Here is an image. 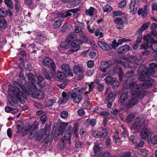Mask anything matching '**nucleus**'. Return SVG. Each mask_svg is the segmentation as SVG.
Here are the masks:
<instances>
[{
	"mask_svg": "<svg viewBox=\"0 0 157 157\" xmlns=\"http://www.w3.org/2000/svg\"><path fill=\"white\" fill-rule=\"evenodd\" d=\"M27 76L28 79V87H26L27 85L24 84L21 80L19 79L13 82L15 88L11 85H9L8 98L10 105L17 104L18 101L21 104H24V99L26 98L28 95H30L33 98L38 100L44 98V94L39 92L40 91L37 90V86L35 84L36 81L33 75L30 73L27 75Z\"/></svg>",
	"mask_w": 157,
	"mask_h": 157,
	"instance_id": "1",
	"label": "nucleus"
},
{
	"mask_svg": "<svg viewBox=\"0 0 157 157\" xmlns=\"http://www.w3.org/2000/svg\"><path fill=\"white\" fill-rule=\"evenodd\" d=\"M149 121L142 116H139L135 119L134 123L132 125L131 130L135 133L140 132L141 138L145 140L148 138L150 135V128L147 127Z\"/></svg>",
	"mask_w": 157,
	"mask_h": 157,
	"instance_id": "2",
	"label": "nucleus"
},
{
	"mask_svg": "<svg viewBox=\"0 0 157 157\" xmlns=\"http://www.w3.org/2000/svg\"><path fill=\"white\" fill-rule=\"evenodd\" d=\"M128 78L124 82L123 85V89L125 90L128 89L130 91L131 95L135 96L142 99L145 95V91L143 89L142 84L137 81L132 82H129Z\"/></svg>",
	"mask_w": 157,
	"mask_h": 157,
	"instance_id": "3",
	"label": "nucleus"
},
{
	"mask_svg": "<svg viewBox=\"0 0 157 157\" xmlns=\"http://www.w3.org/2000/svg\"><path fill=\"white\" fill-rule=\"evenodd\" d=\"M76 39L74 34H69L66 40L67 44H71L70 49L68 50V53L69 54L76 52L80 48V46L82 44L81 40H75Z\"/></svg>",
	"mask_w": 157,
	"mask_h": 157,
	"instance_id": "4",
	"label": "nucleus"
},
{
	"mask_svg": "<svg viewBox=\"0 0 157 157\" xmlns=\"http://www.w3.org/2000/svg\"><path fill=\"white\" fill-rule=\"evenodd\" d=\"M17 132L18 133L22 132L24 135L27 134L29 132H30L29 137L30 139H32L35 136V128H33L31 126L28 125L23 126V122H18L17 124Z\"/></svg>",
	"mask_w": 157,
	"mask_h": 157,
	"instance_id": "5",
	"label": "nucleus"
},
{
	"mask_svg": "<svg viewBox=\"0 0 157 157\" xmlns=\"http://www.w3.org/2000/svg\"><path fill=\"white\" fill-rule=\"evenodd\" d=\"M143 39L146 42L145 44H142L140 45L142 49L146 50L152 47V44H153L154 45L155 48L157 50V41L151 37L150 33L144 36Z\"/></svg>",
	"mask_w": 157,
	"mask_h": 157,
	"instance_id": "6",
	"label": "nucleus"
},
{
	"mask_svg": "<svg viewBox=\"0 0 157 157\" xmlns=\"http://www.w3.org/2000/svg\"><path fill=\"white\" fill-rule=\"evenodd\" d=\"M140 59H137L136 56H130L127 57L126 61H124L122 63L123 66L125 68L129 67L136 68L137 67L138 64H139L138 62Z\"/></svg>",
	"mask_w": 157,
	"mask_h": 157,
	"instance_id": "7",
	"label": "nucleus"
},
{
	"mask_svg": "<svg viewBox=\"0 0 157 157\" xmlns=\"http://www.w3.org/2000/svg\"><path fill=\"white\" fill-rule=\"evenodd\" d=\"M137 78L139 80L144 82V83L142 84L143 89L147 88L152 84L153 82L152 79L147 76H144L143 73L142 74H140L138 75Z\"/></svg>",
	"mask_w": 157,
	"mask_h": 157,
	"instance_id": "8",
	"label": "nucleus"
},
{
	"mask_svg": "<svg viewBox=\"0 0 157 157\" xmlns=\"http://www.w3.org/2000/svg\"><path fill=\"white\" fill-rule=\"evenodd\" d=\"M149 69L144 66H142L140 67L139 68V71H140V74H142L143 72L144 73V76L148 77L149 76H151L155 74V71L153 69L154 67L151 66Z\"/></svg>",
	"mask_w": 157,
	"mask_h": 157,
	"instance_id": "9",
	"label": "nucleus"
},
{
	"mask_svg": "<svg viewBox=\"0 0 157 157\" xmlns=\"http://www.w3.org/2000/svg\"><path fill=\"white\" fill-rule=\"evenodd\" d=\"M73 128L71 125H69L68 128L66 130L63 137L62 138L61 140L63 143L69 140V142L71 139V137L72 133Z\"/></svg>",
	"mask_w": 157,
	"mask_h": 157,
	"instance_id": "10",
	"label": "nucleus"
},
{
	"mask_svg": "<svg viewBox=\"0 0 157 157\" xmlns=\"http://www.w3.org/2000/svg\"><path fill=\"white\" fill-rule=\"evenodd\" d=\"M77 10L76 9H72L66 12L63 13L58 14V17H62L64 18L70 16H71V14L70 12H71L74 13V15L75 16L77 17L79 15L77 13Z\"/></svg>",
	"mask_w": 157,
	"mask_h": 157,
	"instance_id": "11",
	"label": "nucleus"
},
{
	"mask_svg": "<svg viewBox=\"0 0 157 157\" xmlns=\"http://www.w3.org/2000/svg\"><path fill=\"white\" fill-rule=\"evenodd\" d=\"M138 97H135V96H132L130 99H129L128 102L126 104V106L127 108H130L133 107L138 102L137 98ZM138 98H139L138 97Z\"/></svg>",
	"mask_w": 157,
	"mask_h": 157,
	"instance_id": "12",
	"label": "nucleus"
},
{
	"mask_svg": "<svg viewBox=\"0 0 157 157\" xmlns=\"http://www.w3.org/2000/svg\"><path fill=\"white\" fill-rule=\"evenodd\" d=\"M71 98L73 99V101L75 103H79L82 99V97L81 95L79 94L75 90L73 93L71 94Z\"/></svg>",
	"mask_w": 157,
	"mask_h": 157,
	"instance_id": "13",
	"label": "nucleus"
},
{
	"mask_svg": "<svg viewBox=\"0 0 157 157\" xmlns=\"http://www.w3.org/2000/svg\"><path fill=\"white\" fill-rule=\"evenodd\" d=\"M101 65L102 67L100 68L101 71L103 72L106 73V75L110 74L111 72L109 71V68L110 65L108 62L103 61L101 62Z\"/></svg>",
	"mask_w": 157,
	"mask_h": 157,
	"instance_id": "14",
	"label": "nucleus"
},
{
	"mask_svg": "<svg viewBox=\"0 0 157 157\" xmlns=\"http://www.w3.org/2000/svg\"><path fill=\"white\" fill-rule=\"evenodd\" d=\"M114 22L116 24V27L117 29H122L124 27V21L121 18H115Z\"/></svg>",
	"mask_w": 157,
	"mask_h": 157,
	"instance_id": "15",
	"label": "nucleus"
},
{
	"mask_svg": "<svg viewBox=\"0 0 157 157\" xmlns=\"http://www.w3.org/2000/svg\"><path fill=\"white\" fill-rule=\"evenodd\" d=\"M98 44L105 51H108L111 49L110 45L108 44L103 41H98Z\"/></svg>",
	"mask_w": 157,
	"mask_h": 157,
	"instance_id": "16",
	"label": "nucleus"
},
{
	"mask_svg": "<svg viewBox=\"0 0 157 157\" xmlns=\"http://www.w3.org/2000/svg\"><path fill=\"white\" fill-rule=\"evenodd\" d=\"M130 12L133 14L136 13L137 8L136 6V1L135 0H131L129 7Z\"/></svg>",
	"mask_w": 157,
	"mask_h": 157,
	"instance_id": "17",
	"label": "nucleus"
},
{
	"mask_svg": "<svg viewBox=\"0 0 157 157\" xmlns=\"http://www.w3.org/2000/svg\"><path fill=\"white\" fill-rule=\"evenodd\" d=\"M73 70L74 73L76 75L82 74L85 72V70L83 67L78 65L73 67Z\"/></svg>",
	"mask_w": 157,
	"mask_h": 157,
	"instance_id": "18",
	"label": "nucleus"
},
{
	"mask_svg": "<svg viewBox=\"0 0 157 157\" xmlns=\"http://www.w3.org/2000/svg\"><path fill=\"white\" fill-rule=\"evenodd\" d=\"M36 78L38 80L37 84L38 85V87H37V90L39 91H41L43 87V84L41 83H42L44 81V79L42 76L40 75H38Z\"/></svg>",
	"mask_w": 157,
	"mask_h": 157,
	"instance_id": "19",
	"label": "nucleus"
},
{
	"mask_svg": "<svg viewBox=\"0 0 157 157\" xmlns=\"http://www.w3.org/2000/svg\"><path fill=\"white\" fill-rule=\"evenodd\" d=\"M130 47L127 45H125L120 47L118 49V52L120 53H123L127 52L130 49Z\"/></svg>",
	"mask_w": 157,
	"mask_h": 157,
	"instance_id": "20",
	"label": "nucleus"
},
{
	"mask_svg": "<svg viewBox=\"0 0 157 157\" xmlns=\"http://www.w3.org/2000/svg\"><path fill=\"white\" fill-rule=\"evenodd\" d=\"M68 125V123H67L63 122L61 124L59 129L58 135H61L63 134L65 127H67Z\"/></svg>",
	"mask_w": 157,
	"mask_h": 157,
	"instance_id": "21",
	"label": "nucleus"
},
{
	"mask_svg": "<svg viewBox=\"0 0 157 157\" xmlns=\"http://www.w3.org/2000/svg\"><path fill=\"white\" fill-rule=\"evenodd\" d=\"M128 93L127 91H126L121 94L120 100V102L121 104H123L127 99Z\"/></svg>",
	"mask_w": 157,
	"mask_h": 157,
	"instance_id": "22",
	"label": "nucleus"
},
{
	"mask_svg": "<svg viewBox=\"0 0 157 157\" xmlns=\"http://www.w3.org/2000/svg\"><path fill=\"white\" fill-rule=\"evenodd\" d=\"M150 24V22L149 21L145 23L138 29L137 32L141 33L145 30L147 29L148 28Z\"/></svg>",
	"mask_w": 157,
	"mask_h": 157,
	"instance_id": "23",
	"label": "nucleus"
},
{
	"mask_svg": "<svg viewBox=\"0 0 157 157\" xmlns=\"http://www.w3.org/2000/svg\"><path fill=\"white\" fill-rule=\"evenodd\" d=\"M116 95V94L114 92L112 91L109 94L107 97L105 101H109L111 100L112 101H113L115 100Z\"/></svg>",
	"mask_w": 157,
	"mask_h": 157,
	"instance_id": "24",
	"label": "nucleus"
},
{
	"mask_svg": "<svg viewBox=\"0 0 157 157\" xmlns=\"http://www.w3.org/2000/svg\"><path fill=\"white\" fill-rule=\"evenodd\" d=\"M59 18L58 20L55 21L53 23V27L55 29L59 28L61 25L62 22L63 21V18Z\"/></svg>",
	"mask_w": 157,
	"mask_h": 157,
	"instance_id": "25",
	"label": "nucleus"
},
{
	"mask_svg": "<svg viewBox=\"0 0 157 157\" xmlns=\"http://www.w3.org/2000/svg\"><path fill=\"white\" fill-rule=\"evenodd\" d=\"M52 62L51 59L49 57L47 56L45 57L42 63L43 65L45 67H48L49 64Z\"/></svg>",
	"mask_w": 157,
	"mask_h": 157,
	"instance_id": "26",
	"label": "nucleus"
},
{
	"mask_svg": "<svg viewBox=\"0 0 157 157\" xmlns=\"http://www.w3.org/2000/svg\"><path fill=\"white\" fill-rule=\"evenodd\" d=\"M147 140L148 142L151 143L153 144H157V135H153L152 137L151 136L150 138H147Z\"/></svg>",
	"mask_w": 157,
	"mask_h": 157,
	"instance_id": "27",
	"label": "nucleus"
},
{
	"mask_svg": "<svg viewBox=\"0 0 157 157\" xmlns=\"http://www.w3.org/2000/svg\"><path fill=\"white\" fill-rule=\"evenodd\" d=\"M87 89V87L86 88H82L81 89L79 90L75 89V90L77 91V92L81 96L82 95L85 94L86 96H87L88 94V92L86 91V89Z\"/></svg>",
	"mask_w": 157,
	"mask_h": 157,
	"instance_id": "28",
	"label": "nucleus"
},
{
	"mask_svg": "<svg viewBox=\"0 0 157 157\" xmlns=\"http://www.w3.org/2000/svg\"><path fill=\"white\" fill-rule=\"evenodd\" d=\"M62 96L63 97V100L62 101V103H65L67 101L70 99L71 97L69 94H67V93L64 92H63L62 93Z\"/></svg>",
	"mask_w": 157,
	"mask_h": 157,
	"instance_id": "29",
	"label": "nucleus"
},
{
	"mask_svg": "<svg viewBox=\"0 0 157 157\" xmlns=\"http://www.w3.org/2000/svg\"><path fill=\"white\" fill-rule=\"evenodd\" d=\"M85 124L88 125H90L92 126H94L96 124V121L95 119H87Z\"/></svg>",
	"mask_w": 157,
	"mask_h": 157,
	"instance_id": "30",
	"label": "nucleus"
},
{
	"mask_svg": "<svg viewBox=\"0 0 157 157\" xmlns=\"http://www.w3.org/2000/svg\"><path fill=\"white\" fill-rule=\"evenodd\" d=\"M43 132H39L37 133V134L36 136V141H38L42 138L44 140L45 139V137H44L43 135Z\"/></svg>",
	"mask_w": 157,
	"mask_h": 157,
	"instance_id": "31",
	"label": "nucleus"
},
{
	"mask_svg": "<svg viewBox=\"0 0 157 157\" xmlns=\"http://www.w3.org/2000/svg\"><path fill=\"white\" fill-rule=\"evenodd\" d=\"M94 8L93 7H90L89 9H87L85 10L86 14L89 16H91L94 14Z\"/></svg>",
	"mask_w": 157,
	"mask_h": 157,
	"instance_id": "32",
	"label": "nucleus"
},
{
	"mask_svg": "<svg viewBox=\"0 0 157 157\" xmlns=\"http://www.w3.org/2000/svg\"><path fill=\"white\" fill-rule=\"evenodd\" d=\"M56 76L57 78L60 80H64L65 78L64 73L59 71H57L56 74Z\"/></svg>",
	"mask_w": 157,
	"mask_h": 157,
	"instance_id": "33",
	"label": "nucleus"
},
{
	"mask_svg": "<svg viewBox=\"0 0 157 157\" xmlns=\"http://www.w3.org/2000/svg\"><path fill=\"white\" fill-rule=\"evenodd\" d=\"M108 134V131L106 129H104L101 131L99 130V135L100 136H99V138L104 137L107 136Z\"/></svg>",
	"mask_w": 157,
	"mask_h": 157,
	"instance_id": "34",
	"label": "nucleus"
},
{
	"mask_svg": "<svg viewBox=\"0 0 157 157\" xmlns=\"http://www.w3.org/2000/svg\"><path fill=\"white\" fill-rule=\"evenodd\" d=\"M119 82L117 79L115 78H113V80L111 84L113 85V88L114 89L116 88L119 85Z\"/></svg>",
	"mask_w": 157,
	"mask_h": 157,
	"instance_id": "35",
	"label": "nucleus"
},
{
	"mask_svg": "<svg viewBox=\"0 0 157 157\" xmlns=\"http://www.w3.org/2000/svg\"><path fill=\"white\" fill-rule=\"evenodd\" d=\"M61 67L62 70L66 73L69 72L70 69L69 65L66 63L63 64L61 66Z\"/></svg>",
	"mask_w": 157,
	"mask_h": 157,
	"instance_id": "36",
	"label": "nucleus"
},
{
	"mask_svg": "<svg viewBox=\"0 0 157 157\" xmlns=\"http://www.w3.org/2000/svg\"><path fill=\"white\" fill-rule=\"evenodd\" d=\"M75 32L76 33H78L79 34L82 38H84L85 37V33L81 29L79 30L78 28H75Z\"/></svg>",
	"mask_w": 157,
	"mask_h": 157,
	"instance_id": "37",
	"label": "nucleus"
},
{
	"mask_svg": "<svg viewBox=\"0 0 157 157\" xmlns=\"http://www.w3.org/2000/svg\"><path fill=\"white\" fill-rule=\"evenodd\" d=\"M75 28H79L80 29H82L84 28V26L83 24L79 21H77L75 23Z\"/></svg>",
	"mask_w": 157,
	"mask_h": 157,
	"instance_id": "38",
	"label": "nucleus"
},
{
	"mask_svg": "<svg viewBox=\"0 0 157 157\" xmlns=\"http://www.w3.org/2000/svg\"><path fill=\"white\" fill-rule=\"evenodd\" d=\"M6 22L5 19L0 18V28H5L6 26Z\"/></svg>",
	"mask_w": 157,
	"mask_h": 157,
	"instance_id": "39",
	"label": "nucleus"
},
{
	"mask_svg": "<svg viewBox=\"0 0 157 157\" xmlns=\"http://www.w3.org/2000/svg\"><path fill=\"white\" fill-rule=\"evenodd\" d=\"M157 27V24L156 23H152L150 27V29L151 30V33L155 34L156 32L155 29Z\"/></svg>",
	"mask_w": 157,
	"mask_h": 157,
	"instance_id": "40",
	"label": "nucleus"
},
{
	"mask_svg": "<svg viewBox=\"0 0 157 157\" xmlns=\"http://www.w3.org/2000/svg\"><path fill=\"white\" fill-rule=\"evenodd\" d=\"M113 137L116 144L119 145L121 144L120 139L118 135H117L114 136Z\"/></svg>",
	"mask_w": 157,
	"mask_h": 157,
	"instance_id": "41",
	"label": "nucleus"
},
{
	"mask_svg": "<svg viewBox=\"0 0 157 157\" xmlns=\"http://www.w3.org/2000/svg\"><path fill=\"white\" fill-rule=\"evenodd\" d=\"M112 7L109 5H106L103 7V11L104 12H110L112 11Z\"/></svg>",
	"mask_w": 157,
	"mask_h": 157,
	"instance_id": "42",
	"label": "nucleus"
},
{
	"mask_svg": "<svg viewBox=\"0 0 157 157\" xmlns=\"http://www.w3.org/2000/svg\"><path fill=\"white\" fill-rule=\"evenodd\" d=\"M130 40L128 39H126V38H122L119 40L118 41V45H121L123 43L126 42H128L130 41Z\"/></svg>",
	"mask_w": 157,
	"mask_h": 157,
	"instance_id": "43",
	"label": "nucleus"
},
{
	"mask_svg": "<svg viewBox=\"0 0 157 157\" xmlns=\"http://www.w3.org/2000/svg\"><path fill=\"white\" fill-rule=\"evenodd\" d=\"M4 2L6 5L9 7L11 8L13 4L11 0H4Z\"/></svg>",
	"mask_w": 157,
	"mask_h": 157,
	"instance_id": "44",
	"label": "nucleus"
},
{
	"mask_svg": "<svg viewBox=\"0 0 157 157\" xmlns=\"http://www.w3.org/2000/svg\"><path fill=\"white\" fill-rule=\"evenodd\" d=\"M106 82L108 84H111L113 80V78L111 76H108L104 79Z\"/></svg>",
	"mask_w": 157,
	"mask_h": 157,
	"instance_id": "45",
	"label": "nucleus"
},
{
	"mask_svg": "<svg viewBox=\"0 0 157 157\" xmlns=\"http://www.w3.org/2000/svg\"><path fill=\"white\" fill-rule=\"evenodd\" d=\"M68 113L66 111H63L60 113L61 117L63 119L66 118L68 116Z\"/></svg>",
	"mask_w": 157,
	"mask_h": 157,
	"instance_id": "46",
	"label": "nucleus"
},
{
	"mask_svg": "<svg viewBox=\"0 0 157 157\" xmlns=\"http://www.w3.org/2000/svg\"><path fill=\"white\" fill-rule=\"evenodd\" d=\"M56 101V98H55L53 99L50 100L48 101L47 102V105L48 106H51Z\"/></svg>",
	"mask_w": 157,
	"mask_h": 157,
	"instance_id": "47",
	"label": "nucleus"
},
{
	"mask_svg": "<svg viewBox=\"0 0 157 157\" xmlns=\"http://www.w3.org/2000/svg\"><path fill=\"white\" fill-rule=\"evenodd\" d=\"M113 13L114 16H121L123 14L121 11L119 10L114 11L113 12Z\"/></svg>",
	"mask_w": 157,
	"mask_h": 157,
	"instance_id": "48",
	"label": "nucleus"
},
{
	"mask_svg": "<svg viewBox=\"0 0 157 157\" xmlns=\"http://www.w3.org/2000/svg\"><path fill=\"white\" fill-rule=\"evenodd\" d=\"M111 46V47H112L113 48L115 49L117 47H118L119 45L118 44V42H117L116 40H114L112 42V44Z\"/></svg>",
	"mask_w": 157,
	"mask_h": 157,
	"instance_id": "49",
	"label": "nucleus"
},
{
	"mask_svg": "<svg viewBox=\"0 0 157 157\" xmlns=\"http://www.w3.org/2000/svg\"><path fill=\"white\" fill-rule=\"evenodd\" d=\"M129 140L133 144H136L137 141L134 136L132 135L129 138Z\"/></svg>",
	"mask_w": 157,
	"mask_h": 157,
	"instance_id": "50",
	"label": "nucleus"
},
{
	"mask_svg": "<svg viewBox=\"0 0 157 157\" xmlns=\"http://www.w3.org/2000/svg\"><path fill=\"white\" fill-rule=\"evenodd\" d=\"M134 117V116L132 114L129 115L126 118V121L127 122H130L132 121Z\"/></svg>",
	"mask_w": 157,
	"mask_h": 157,
	"instance_id": "51",
	"label": "nucleus"
},
{
	"mask_svg": "<svg viewBox=\"0 0 157 157\" xmlns=\"http://www.w3.org/2000/svg\"><path fill=\"white\" fill-rule=\"evenodd\" d=\"M99 130H97L93 131L92 132V136L97 138H99V136H100L99 135Z\"/></svg>",
	"mask_w": 157,
	"mask_h": 157,
	"instance_id": "52",
	"label": "nucleus"
},
{
	"mask_svg": "<svg viewBox=\"0 0 157 157\" xmlns=\"http://www.w3.org/2000/svg\"><path fill=\"white\" fill-rule=\"evenodd\" d=\"M139 151V153L140 154V155H142V156H145L147 155L148 153L146 150L143 149H140Z\"/></svg>",
	"mask_w": 157,
	"mask_h": 157,
	"instance_id": "53",
	"label": "nucleus"
},
{
	"mask_svg": "<svg viewBox=\"0 0 157 157\" xmlns=\"http://www.w3.org/2000/svg\"><path fill=\"white\" fill-rule=\"evenodd\" d=\"M126 4V1L123 0L120 2L119 4V6L120 8H123L125 7Z\"/></svg>",
	"mask_w": 157,
	"mask_h": 157,
	"instance_id": "54",
	"label": "nucleus"
},
{
	"mask_svg": "<svg viewBox=\"0 0 157 157\" xmlns=\"http://www.w3.org/2000/svg\"><path fill=\"white\" fill-rule=\"evenodd\" d=\"M94 152L96 153L98 152L101 151V148L98 145L95 144V146L94 147Z\"/></svg>",
	"mask_w": 157,
	"mask_h": 157,
	"instance_id": "55",
	"label": "nucleus"
},
{
	"mask_svg": "<svg viewBox=\"0 0 157 157\" xmlns=\"http://www.w3.org/2000/svg\"><path fill=\"white\" fill-rule=\"evenodd\" d=\"M134 72V71L132 70L130 72H127L125 75V76L129 78L132 76L133 75V74Z\"/></svg>",
	"mask_w": 157,
	"mask_h": 157,
	"instance_id": "56",
	"label": "nucleus"
},
{
	"mask_svg": "<svg viewBox=\"0 0 157 157\" xmlns=\"http://www.w3.org/2000/svg\"><path fill=\"white\" fill-rule=\"evenodd\" d=\"M77 112L78 114L80 116H83L84 115L85 112L82 109H79L78 110Z\"/></svg>",
	"mask_w": 157,
	"mask_h": 157,
	"instance_id": "57",
	"label": "nucleus"
},
{
	"mask_svg": "<svg viewBox=\"0 0 157 157\" xmlns=\"http://www.w3.org/2000/svg\"><path fill=\"white\" fill-rule=\"evenodd\" d=\"M45 78L47 79H50L53 76V75L52 73H48L46 72L44 75Z\"/></svg>",
	"mask_w": 157,
	"mask_h": 157,
	"instance_id": "58",
	"label": "nucleus"
},
{
	"mask_svg": "<svg viewBox=\"0 0 157 157\" xmlns=\"http://www.w3.org/2000/svg\"><path fill=\"white\" fill-rule=\"evenodd\" d=\"M83 107L86 109H90V105L88 102H86L84 103L82 105Z\"/></svg>",
	"mask_w": 157,
	"mask_h": 157,
	"instance_id": "59",
	"label": "nucleus"
},
{
	"mask_svg": "<svg viewBox=\"0 0 157 157\" xmlns=\"http://www.w3.org/2000/svg\"><path fill=\"white\" fill-rule=\"evenodd\" d=\"M111 155L108 152H105L104 154L101 153V155L98 157H110Z\"/></svg>",
	"mask_w": 157,
	"mask_h": 157,
	"instance_id": "60",
	"label": "nucleus"
},
{
	"mask_svg": "<svg viewBox=\"0 0 157 157\" xmlns=\"http://www.w3.org/2000/svg\"><path fill=\"white\" fill-rule=\"evenodd\" d=\"M94 65V62L92 60H89L87 63V66L89 68L93 67Z\"/></svg>",
	"mask_w": 157,
	"mask_h": 157,
	"instance_id": "61",
	"label": "nucleus"
},
{
	"mask_svg": "<svg viewBox=\"0 0 157 157\" xmlns=\"http://www.w3.org/2000/svg\"><path fill=\"white\" fill-rule=\"evenodd\" d=\"M142 37V36L141 34L139 35L136 40V43L138 44H140L141 42Z\"/></svg>",
	"mask_w": 157,
	"mask_h": 157,
	"instance_id": "62",
	"label": "nucleus"
},
{
	"mask_svg": "<svg viewBox=\"0 0 157 157\" xmlns=\"http://www.w3.org/2000/svg\"><path fill=\"white\" fill-rule=\"evenodd\" d=\"M47 120V116L45 115H42L40 117V120L43 123H44Z\"/></svg>",
	"mask_w": 157,
	"mask_h": 157,
	"instance_id": "63",
	"label": "nucleus"
},
{
	"mask_svg": "<svg viewBox=\"0 0 157 157\" xmlns=\"http://www.w3.org/2000/svg\"><path fill=\"white\" fill-rule=\"evenodd\" d=\"M96 54L94 51H91L89 53V56L91 58H94L96 57Z\"/></svg>",
	"mask_w": 157,
	"mask_h": 157,
	"instance_id": "64",
	"label": "nucleus"
}]
</instances>
